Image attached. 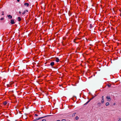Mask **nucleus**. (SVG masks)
Here are the masks:
<instances>
[{
	"instance_id": "1",
	"label": "nucleus",
	"mask_w": 121,
	"mask_h": 121,
	"mask_svg": "<svg viewBox=\"0 0 121 121\" xmlns=\"http://www.w3.org/2000/svg\"><path fill=\"white\" fill-rule=\"evenodd\" d=\"M50 116V115H48V116H44V117H39V118H36L35 120H34L33 121H35L38 120H39V119H42V118H44V117H46L47 116Z\"/></svg>"
},
{
	"instance_id": "2",
	"label": "nucleus",
	"mask_w": 121,
	"mask_h": 121,
	"mask_svg": "<svg viewBox=\"0 0 121 121\" xmlns=\"http://www.w3.org/2000/svg\"><path fill=\"white\" fill-rule=\"evenodd\" d=\"M106 98L107 99V101H110L111 100V99L110 98V97L109 96H107L106 97Z\"/></svg>"
},
{
	"instance_id": "3",
	"label": "nucleus",
	"mask_w": 121,
	"mask_h": 121,
	"mask_svg": "<svg viewBox=\"0 0 121 121\" xmlns=\"http://www.w3.org/2000/svg\"><path fill=\"white\" fill-rule=\"evenodd\" d=\"M102 99L101 101V103L102 104H103L104 103V96H102Z\"/></svg>"
},
{
	"instance_id": "4",
	"label": "nucleus",
	"mask_w": 121,
	"mask_h": 121,
	"mask_svg": "<svg viewBox=\"0 0 121 121\" xmlns=\"http://www.w3.org/2000/svg\"><path fill=\"white\" fill-rule=\"evenodd\" d=\"M10 23L12 24H13L15 23L14 20L13 19H12L11 20Z\"/></svg>"
},
{
	"instance_id": "5",
	"label": "nucleus",
	"mask_w": 121,
	"mask_h": 121,
	"mask_svg": "<svg viewBox=\"0 0 121 121\" xmlns=\"http://www.w3.org/2000/svg\"><path fill=\"white\" fill-rule=\"evenodd\" d=\"M55 60L56 62H58L59 61V59L58 58L56 57L55 59Z\"/></svg>"
},
{
	"instance_id": "6",
	"label": "nucleus",
	"mask_w": 121,
	"mask_h": 121,
	"mask_svg": "<svg viewBox=\"0 0 121 121\" xmlns=\"http://www.w3.org/2000/svg\"><path fill=\"white\" fill-rule=\"evenodd\" d=\"M24 4L25 6L26 5V6L27 7L29 5V4L28 3H25Z\"/></svg>"
},
{
	"instance_id": "7",
	"label": "nucleus",
	"mask_w": 121,
	"mask_h": 121,
	"mask_svg": "<svg viewBox=\"0 0 121 121\" xmlns=\"http://www.w3.org/2000/svg\"><path fill=\"white\" fill-rule=\"evenodd\" d=\"M7 16L9 17V18L11 19L12 18V16L10 15H8Z\"/></svg>"
},
{
	"instance_id": "8",
	"label": "nucleus",
	"mask_w": 121,
	"mask_h": 121,
	"mask_svg": "<svg viewBox=\"0 0 121 121\" xmlns=\"http://www.w3.org/2000/svg\"><path fill=\"white\" fill-rule=\"evenodd\" d=\"M54 62H52L50 63V65L52 66H53L54 65Z\"/></svg>"
},
{
	"instance_id": "9",
	"label": "nucleus",
	"mask_w": 121,
	"mask_h": 121,
	"mask_svg": "<svg viewBox=\"0 0 121 121\" xmlns=\"http://www.w3.org/2000/svg\"><path fill=\"white\" fill-rule=\"evenodd\" d=\"M18 21H20L21 20V18H20V17H18Z\"/></svg>"
},
{
	"instance_id": "10",
	"label": "nucleus",
	"mask_w": 121,
	"mask_h": 121,
	"mask_svg": "<svg viewBox=\"0 0 121 121\" xmlns=\"http://www.w3.org/2000/svg\"><path fill=\"white\" fill-rule=\"evenodd\" d=\"M109 105V103L108 102H107L106 104V106H108Z\"/></svg>"
},
{
	"instance_id": "11",
	"label": "nucleus",
	"mask_w": 121,
	"mask_h": 121,
	"mask_svg": "<svg viewBox=\"0 0 121 121\" xmlns=\"http://www.w3.org/2000/svg\"><path fill=\"white\" fill-rule=\"evenodd\" d=\"M7 102L6 101H5L4 102L3 104L5 105H6L7 104Z\"/></svg>"
},
{
	"instance_id": "12",
	"label": "nucleus",
	"mask_w": 121,
	"mask_h": 121,
	"mask_svg": "<svg viewBox=\"0 0 121 121\" xmlns=\"http://www.w3.org/2000/svg\"><path fill=\"white\" fill-rule=\"evenodd\" d=\"M90 101V100H88L87 102H86L85 104V105L86 104H87Z\"/></svg>"
},
{
	"instance_id": "13",
	"label": "nucleus",
	"mask_w": 121,
	"mask_h": 121,
	"mask_svg": "<svg viewBox=\"0 0 121 121\" xmlns=\"http://www.w3.org/2000/svg\"><path fill=\"white\" fill-rule=\"evenodd\" d=\"M90 101V100H88L87 102H86L85 104V105L86 104H87Z\"/></svg>"
},
{
	"instance_id": "14",
	"label": "nucleus",
	"mask_w": 121,
	"mask_h": 121,
	"mask_svg": "<svg viewBox=\"0 0 121 121\" xmlns=\"http://www.w3.org/2000/svg\"><path fill=\"white\" fill-rule=\"evenodd\" d=\"M76 114V113H73L72 115V117H74L75 116V114Z\"/></svg>"
},
{
	"instance_id": "15",
	"label": "nucleus",
	"mask_w": 121,
	"mask_h": 121,
	"mask_svg": "<svg viewBox=\"0 0 121 121\" xmlns=\"http://www.w3.org/2000/svg\"><path fill=\"white\" fill-rule=\"evenodd\" d=\"M79 118V117L78 116H76L75 117V119L76 120H78Z\"/></svg>"
},
{
	"instance_id": "16",
	"label": "nucleus",
	"mask_w": 121,
	"mask_h": 121,
	"mask_svg": "<svg viewBox=\"0 0 121 121\" xmlns=\"http://www.w3.org/2000/svg\"><path fill=\"white\" fill-rule=\"evenodd\" d=\"M97 105L99 106H100L101 105V104L100 103H99L97 104Z\"/></svg>"
},
{
	"instance_id": "17",
	"label": "nucleus",
	"mask_w": 121,
	"mask_h": 121,
	"mask_svg": "<svg viewBox=\"0 0 121 121\" xmlns=\"http://www.w3.org/2000/svg\"><path fill=\"white\" fill-rule=\"evenodd\" d=\"M26 11H24L22 13V14L23 15L24 14L26 13Z\"/></svg>"
},
{
	"instance_id": "18",
	"label": "nucleus",
	"mask_w": 121,
	"mask_h": 121,
	"mask_svg": "<svg viewBox=\"0 0 121 121\" xmlns=\"http://www.w3.org/2000/svg\"><path fill=\"white\" fill-rule=\"evenodd\" d=\"M107 86L109 87H110L111 86V85H109L108 84H107Z\"/></svg>"
},
{
	"instance_id": "19",
	"label": "nucleus",
	"mask_w": 121,
	"mask_h": 121,
	"mask_svg": "<svg viewBox=\"0 0 121 121\" xmlns=\"http://www.w3.org/2000/svg\"><path fill=\"white\" fill-rule=\"evenodd\" d=\"M62 121H66V120L65 119H63L62 120Z\"/></svg>"
},
{
	"instance_id": "20",
	"label": "nucleus",
	"mask_w": 121,
	"mask_h": 121,
	"mask_svg": "<svg viewBox=\"0 0 121 121\" xmlns=\"http://www.w3.org/2000/svg\"><path fill=\"white\" fill-rule=\"evenodd\" d=\"M118 121H121V118H119Z\"/></svg>"
},
{
	"instance_id": "21",
	"label": "nucleus",
	"mask_w": 121,
	"mask_h": 121,
	"mask_svg": "<svg viewBox=\"0 0 121 121\" xmlns=\"http://www.w3.org/2000/svg\"><path fill=\"white\" fill-rule=\"evenodd\" d=\"M4 19V18H1V19H0V20H3V19Z\"/></svg>"
},
{
	"instance_id": "22",
	"label": "nucleus",
	"mask_w": 121,
	"mask_h": 121,
	"mask_svg": "<svg viewBox=\"0 0 121 121\" xmlns=\"http://www.w3.org/2000/svg\"><path fill=\"white\" fill-rule=\"evenodd\" d=\"M46 120L45 119H43L42 120V121H46Z\"/></svg>"
},
{
	"instance_id": "23",
	"label": "nucleus",
	"mask_w": 121,
	"mask_h": 121,
	"mask_svg": "<svg viewBox=\"0 0 121 121\" xmlns=\"http://www.w3.org/2000/svg\"><path fill=\"white\" fill-rule=\"evenodd\" d=\"M94 97H93L92 98H91V99H90V101L91 100V99H93V98Z\"/></svg>"
},
{
	"instance_id": "24",
	"label": "nucleus",
	"mask_w": 121,
	"mask_h": 121,
	"mask_svg": "<svg viewBox=\"0 0 121 121\" xmlns=\"http://www.w3.org/2000/svg\"><path fill=\"white\" fill-rule=\"evenodd\" d=\"M35 116H36V117L38 116V115L37 114H35Z\"/></svg>"
},
{
	"instance_id": "25",
	"label": "nucleus",
	"mask_w": 121,
	"mask_h": 121,
	"mask_svg": "<svg viewBox=\"0 0 121 121\" xmlns=\"http://www.w3.org/2000/svg\"><path fill=\"white\" fill-rule=\"evenodd\" d=\"M2 12L3 13H2V15H4V14L3 13H4V12L3 11Z\"/></svg>"
},
{
	"instance_id": "26",
	"label": "nucleus",
	"mask_w": 121,
	"mask_h": 121,
	"mask_svg": "<svg viewBox=\"0 0 121 121\" xmlns=\"http://www.w3.org/2000/svg\"><path fill=\"white\" fill-rule=\"evenodd\" d=\"M26 11V12H28V11L27 10H26V11Z\"/></svg>"
},
{
	"instance_id": "27",
	"label": "nucleus",
	"mask_w": 121,
	"mask_h": 121,
	"mask_svg": "<svg viewBox=\"0 0 121 121\" xmlns=\"http://www.w3.org/2000/svg\"><path fill=\"white\" fill-rule=\"evenodd\" d=\"M18 2H19L20 1L19 0H17Z\"/></svg>"
},
{
	"instance_id": "28",
	"label": "nucleus",
	"mask_w": 121,
	"mask_h": 121,
	"mask_svg": "<svg viewBox=\"0 0 121 121\" xmlns=\"http://www.w3.org/2000/svg\"><path fill=\"white\" fill-rule=\"evenodd\" d=\"M19 13H21V12H20V11H19Z\"/></svg>"
},
{
	"instance_id": "29",
	"label": "nucleus",
	"mask_w": 121,
	"mask_h": 121,
	"mask_svg": "<svg viewBox=\"0 0 121 121\" xmlns=\"http://www.w3.org/2000/svg\"><path fill=\"white\" fill-rule=\"evenodd\" d=\"M56 121H60V120H58Z\"/></svg>"
},
{
	"instance_id": "30",
	"label": "nucleus",
	"mask_w": 121,
	"mask_h": 121,
	"mask_svg": "<svg viewBox=\"0 0 121 121\" xmlns=\"http://www.w3.org/2000/svg\"><path fill=\"white\" fill-rule=\"evenodd\" d=\"M90 26H90V27H91H91H92V26H91V25H90Z\"/></svg>"
},
{
	"instance_id": "31",
	"label": "nucleus",
	"mask_w": 121,
	"mask_h": 121,
	"mask_svg": "<svg viewBox=\"0 0 121 121\" xmlns=\"http://www.w3.org/2000/svg\"><path fill=\"white\" fill-rule=\"evenodd\" d=\"M115 103H114L113 104V105H115Z\"/></svg>"
}]
</instances>
